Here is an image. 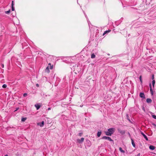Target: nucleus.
Masks as SVG:
<instances>
[{
    "label": "nucleus",
    "mask_w": 156,
    "mask_h": 156,
    "mask_svg": "<svg viewBox=\"0 0 156 156\" xmlns=\"http://www.w3.org/2000/svg\"><path fill=\"white\" fill-rule=\"evenodd\" d=\"M115 131V129L113 128H111L108 129V131L105 132V134L107 136H111Z\"/></svg>",
    "instance_id": "1"
},
{
    "label": "nucleus",
    "mask_w": 156,
    "mask_h": 156,
    "mask_svg": "<svg viewBox=\"0 0 156 156\" xmlns=\"http://www.w3.org/2000/svg\"><path fill=\"white\" fill-rule=\"evenodd\" d=\"M84 140V138H82L81 139H77L76 140V143H78L80 144H82L83 143Z\"/></svg>",
    "instance_id": "2"
},
{
    "label": "nucleus",
    "mask_w": 156,
    "mask_h": 156,
    "mask_svg": "<svg viewBox=\"0 0 156 156\" xmlns=\"http://www.w3.org/2000/svg\"><path fill=\"white\" fill-rule=\"evenodd\" d=\"M102 139H105V140H108L111 141H113V140L112 139H111V138L108 136H104L102 137Z\"/></svg>",
    "instance_id": "3"
},
{
    "label": "nucleus",
    "mask_w": 156,
    "mask_h": 156,
    "mask_svg": "<svg viewBox=\"0 0 156 156\" xmlns=\"http://www.w3.org/2000/svg\"><path fill=\"white\" fill-rule=\"evenodd\" d=\"M44 124V122L42 121L41 122H38L37 123V125L40 126L41 127H43Z\"/></svg>",
    "instance_id": "4"
},
{
    "label": "nucleus",
    "mask_w": 156,
    "mask_h": 156,
    "mask_svg": "<svg viewBox=\"0 0 156 156\" xmlns=\"http://www.w3.org/2000/svg\"><path fill=\"white\" fill-rule=\"evenodd\" d=\"M149 86H150V91L151 92V95H153V92L152 89V88L151 85V83L150 84Z\"/></svg>",
    "instance_id": "5"
},
{
    "label": "nucleus",
    "mask_w": 156,
    "mask_h": 156,
    "mask_svg": "<svg viewBox=\"0 0 156 156\" xmlns=\"http://www.w3.org/2000/svg\"><path fill=\"white\" fill-rule=\"evenodd\" d=\"M118 131L119 133L123 135L125 133V132L124 130H121L120 129H118Z\"/></svg>",
    "instance_id": "6"
},
{
    "label": "nucleus",
    "mask_w": 156,
    "mask_h": 156,
    "mask_svg": "<svg viewBox=\"0 0 156 156\" xmlns=\"http://www.w3.org/2000/svg\"><path fill=\"white\" fill-rule=\"evenodd\" d=\"M141 134L143 136L144 138L147 141L148 140V139L147 136L145 134H144L143 132H141Z\"/></svg>",
    "instance_id": "7"
},
{
    "label": "nucleus",
    "mask_w": 156,
    "mask_h": 156,
    "mask_svg": "<svg viewBox=\"0 0 156 156\" xmlns=\"http://www.w3.org/2000/svg\"><path fill=\"white\" fill-rule=\"evenodd\" d=\"M35 106L37 110L39 109L41 107V106L39 105V104H36L35 105Z\"/></svg>",
    "instance_id": "8"
},
{
    "label": "nucleus",
    "mask_w": 156,
    "mask_h": 156,
    "mask_svg": "<svg viewBox=\"0 0 156 156\" xmlns=\"http://www.w3.org/2000/svg\"><path fill=\"white\" fill-rule=\"evenodd\" d=\"M140 96L142 98H144L145 95L143 93L140 92Z\"/></svg>",
    "instance_id": "9"
},
{
    "label": "nucleus",
    "mask_w": 156,
    "mask_h": 156,
    "mask_svg": "<svg viewBox=\"0 0 156 156\" xmlns=\"http://www.w3.org/2000/svg\"><path fill=\"white\" fill-rule=\"evenodd\" d=\"M131 142H132V145L134 147H135V144L134 143V141L133 140L132 138H131Z\"/></svg>",
    "instance_id": "10"
},
{
    "label": "nucleus",
    "mask_w": 156,
    "mask_h": 156,
    "mask_svg": "<svg viewBox=\"0 0 156 156\" xmlns=\"http://www.w3.org/2000/svg\"><path fill=\"white\" fill-rule=\"evenodd\" d=\"M146 101L148 103H151L152 102V100L150 98H147L146 100Z\"/></svg>",
    "instance_id": "11"
},
{
    "label": "nucleus",
    "mask_w": 156,
    "mask_h": 156,
    "mask_svg": "<svg viewBox=\"0 0 156 156\" xmlns=\"http://www.w3.org/2000/svg\"><path fill=\"white\" fill-rule=\"evenodd\" d=\"M149 148L151 150H154L155 149V147L152 145H150L149 146Z\"/></svg>",
    "instance_id": "12"
},
{
    "label": "nucleus",
    "mask_w": 156,
    "mask_h": 156,
    "mask_svg": "<svg viewBox=\"0 0 156 156\" xmlns=\"http://www.w3.org/2000/svg\"><path fill=\"white\" fill-rule=\"evenodd\" d=\"M110 31V30H108L105 31L103 34V35H104L105 34L108 33Z\"/></svg>",
    "instance_id": "13"
},
{
    "label": "nucleus",
    "mask_w": 156,
    "mask_h": 156,
    "mask_svg": "<svg viewBox=\"0 0 156 156\" xmlns=\"http://www.w3.org/2000/svg\"><path fill=\"white\" fill-rule=\"evenodd\" d=\"M119 150L121 152V153H125V151H124L122 149V148L121 147H120L119 148Z\"/></svg>",
    "instance_id": "14"
},
{
    "label": "nucleus",
    "mask_w": 156,
    "mask_h": 156,
    "mask_svg": "<svg viewBox=\"0 0 156 156\" xmlns=\"http://www.w3.org/2000/svg\"><path fill=\"white\" fill-rule=\"evenodd\" d=\"M101 133V131H100V132H98V133H97V136L98 137H99L100 136Z\"/></svg>",
    "instance_id": "15"
},
{
    "label": "nucleus",
    "mask_w": 156,
    "mask_h": 156,
    "mask_svg": "<svg viewBox=\"0 0 156 156\" xmlns=\"http://www.w3.org/2000/svg\"><path fill=\"white\" fill-rule=\"evenodd\" d=\"M126 117H127V119L129 121V122L130 123H132L131 121L130 120V119H129V116L128 114L126 115Z\"/></svg>",
    "instance_id": "16"
},
{
    "label": "nucleus",
    "mask_w": 156,
    "mask_h": 156,
    "mask_svg": "<svg viewBox=\"0 0 156 156\" xmlns=\"http://www.w3.org/2000/svg\"><path fill=\"white\" fill-rule=\"evenodd\" d=\"M95 57V55L94 53H93L91 55V57L92 58H94Z\"/></svg>",
    "instance_id": "17"
},
{
    "label": "nucleus",
    "mask_w": 156,
    "mask_h": 156,
    "mask_svg": "<svg viewBox=\"0 0 156 156\" xmlns=\"http://www.w3.org/2000/svg\"><path fill=\"white\" fill-rule=\"evenodd\" d=\"M45 72H47L48 73L49 72V69L48 68V66L46 68V69L45 70Z\"/></svg>",
    "instance_id": "18"
},
{
    "label": "nucleus",
    "mask_w": 156,
    "mask_h": 156,
    "mask_svg": "<svg viewBox=\"0 0 156 156\" xmlns=\"http://www.w3.org/2000/svg\"><path fill=\"white\" fill-rule=\"evenodd\" d=\"M27 119V118L26 117H24V118H22L21 119V121L22 122H24Z\"/></svg>",
    "instance_id": "19"
},
{
    "label": "nucleus",
    "mask_w": 156,
    "mask_h": 156,
    "mask_svg": "<svg viewBox=\"0 0 156 156\" xmlns=\"http://www.w3.org/2000/svg\"><path fill=\"white\" fill-rule=\"evenodd\" d=\"M140 80V82L142 83V77L141 76H140L139 77Z\"/></svg>",
    "instance_id": "20"
},
{
    "label": "nucleus",
    "mask_w": 156,
    "mask_h": 156,
    "mask_svg": "<svg viewBox=\"0 0 156 156\" xmlns=\"http://www.w3.org/2000/svg\"><path fill=\"white\" fill-rule=\"evenodd\" d=\"M152 85L153 87H154L155 83V81L154 80H152Z\"/></svg>",
    "instance_id": "21"
},
{
    "label": "nucleus",
    "mask_w": 156,
    "mask_h": 156,
    "mask_svg": "<svg viewBox=\"0 0 156 156\" xmlns=\"http://www.w3.org/2000/svg\"><path fill=\"white\" fill-rule=\"evenodd\" d=\"M6 87H7V85L5 84H4L3 85L2 87L3 88H5Z\"/></svg>",
    "instance_id": "22"
},
{
    "label": "nucleus",
    "mask_w": 156,
    "mask_h": 156,
    "mask_svg": "<svg viewBox=\"0 0 156 156\" xmlns=\"http://www.w3.org/2000/svg\"><path fill=\"white\" fill-rule=\"evenodd\" d=\"M10 12V10H9V11H5V13L7 14H9Z\"/></svg>",
    "instance_id": "23"
},
{
    "label": "nucleus",
    "mask_w": 156,
    "mask_h": 156,
    "mask_svg": "<svg viewBox=\"0 0 156 156\" xmlns=\"http://www.w3.org/2000/svg\"><path fill=\"white\" fill-rule=\"evenodd\" d=\"M152 117L153 118H154L155 119H156V115H152Z\"/></svg>",
    "instance_id": "24"
},
{
    "label": "nucleus",
    "mask_w": 156,
    "mask_h": 156,
    "mask_svg": "<svg viewBox=\"0 0 156 156\" xmlns=\"http://www.w3.org/2000/svg\"><path fill=\"white\" fill-rule=\"evenodd\" d=\"M27 93H24L23 94V96L24 97H26L27 96Z\"/></svg>",
    "instance_id": "25"
},
{
    "label": "nucleus",
    "mask_w": 156,
    "mask_h": 156,
    "mask_svg": "<svg viewBox=\"0 0 156 156\" xmlns=\"http://www.w3.org/2000/svg\"><path fill=\"white\" fill-rule=\"evenodd\" d=\"M151 79H152L153 80H154V75H153L151 76Z\"/></svg>",
    "instance_id": "26"
},
{
    "label": "nucleus",
    "mask_w": 156,
    "mask_h": 156,
    "mask_svg": "<svg viewBox=\"0 0 156 156\" xmlns=\"http://www.w3.org/2000/svg\"><path fill=\"white\" fill-rule=\"evenodd\" d=\"M11 7H12V10L13 11H14V10H15V9H14V8L13 7V6H11Z\"/></svg>",
    "instance_id": "27"
},
{
    "label": "nucleus",
    "mask_w": 156,
    "mask_h": 156,
    "mask_svg": "<svg viewBox=\"0 0 156 156\" xmlns=\"http://www.w3.org/2000/svg\"><path fill=\"white\" fill-rule=\"evenodd\" d=\"M82 133H79L78 134V135L79 136H82Z\"/></svg>",
    "instance_id": "28"
},
{
    "label": "nucleus",
    "mask_w": 156,
    "mask_h": 156,
    "mask_svg": "<svg viewBox=\"0 0 156 156\" xmlns=\"http://www.w3.org/2000/svg\"><path fill=\"white\" fill-rule=\"evenodd\" d=\"M13 5H14V2H13V1H12V4H11V6H13Z\"/></svg>",
    "instance_id": "29"
},
{
    "label": "nucleus",
    "mask_w": 156,
    "mask_h": 156,
    "mask_svg": "<svg viewBox=\"0 0 156 156\" xmlns=\"http://www.w3.org/2000/svg\"><path fill=\"white\" fill-rule=\"evenodd\" d=\"M86 141L88 143L89 142L90 143V141L89 140H88L87 139L86 140Z\"/></svg>",
    "instance_id": "30"
},
{
    "label": "nucleus",
    "mask_w": 156,
    "mask_h": 156,
    "mask_svg": "<svg viewBox=\"0 0 156 156\" xmlns=\"http://www.w3.org/2000/svg\"><path fill=\"white\" fill-rule=\"evenodd\" d=\"M51 109V108L50 107H49V108H48V109H47V110H50Z\"/></svg>",
    "instance_id": "31"
},
{
    "label": "nucleus",
    "mask_w": 156,
    "mask_h": 156,
    "mask_svg": "<svg viewBox=\"0 0 156 156\" xmlns=\"http://www.w3.org/2000/svg\"><path fill=\"white\" fill-rule=\"evenodd\" d=\"M53 67L52 66H50V68L51 69H53Z\"/></svg>",
    "instance_id": "32"
},
{
    "label": "nucleus",
    "mask_w": 156,
    "mask_h": 156,
    "mask_svg": "<svg viewBox=\"0 0 156 156\" xmlns=\"http://www.w3.org/2000/svg\"><path fill=\"white\" fill-rule=\"evenodd\" d=\"M19 109V108H16V110L15 111H17V110H18Z\"/></svg>",
    "instance_id": "33"
},
{
    "label": "nucleus",
    "mask_w": 156,
    "mask_h": 156,
    "mask_svg": "<svg viewBox=\"0 0 156 156\" xmlns=\"http://www.w3.org/2000/svg\"><path fill=\"white\" fill-rule=\"evenodd\" d=\"M2 68H4V64H2Z\"/></svg>",
    "instance_id": "34"
},
{
    "label": "nucleus",
    "mask_w": 156,
    "mask_h": 156,
    "mask_svg": "<svg viewBox=\"0 0 156 156\" xmlns=\"http://www.w3.org/2000/svg\"><path fill=\"white\" fill-rule=\"evenodd\" d=\"M36 86L37 87H38L39 86V84L37 83L36 84Z\"/></svg>",
    "instance_id": "35"
},
{
    "label": "nucleus",
    "mask_w": 156,
    "mask_h": 156,
    "mask_svg": "<svg viewBox=\"0 0 156 156\" xmlns=\"http://www.w3.org/2000/svg\"><path fill=\"white\" fill-rule=\"evenodd\" d=\"M140 153H139L138 154H137V156H140Z\"/></svg>",
    "instance_id": "36"
},
{
    "label": "nucleus",
    "mask_w": 156,
    "mask_h": 156,
    "mask_svg": "<svg viewBox=\"0 0 156 156\" xmlns=\"http://www.w3.org/2000/svg\"><path fill=\"white\" fill-rule=\"evenodd\" d=\"M128 134H129V135L130 136V133H128Z\"/></svg>",
    "instance_id": "37"
},
{
    "label": "nucleus",
    "mask_w": 156,
    "mask_h": 156,
    "mask_svg": "<svg viewBox=\"0 0 156 156\" xmlns=\"http://www.w3.org/2000/svg\"><path fill=\"white\" fill-rule=\"evenodd\" d=\"M5 156H8V155L7 154H6Z\"/></svg>",
    "instance_id": "38"
},
{
    "label": "nucleus",
    "mask_w": 156,
    "mask_h": 156,
    "mask_svg": "<svg viewBox=\"0 0 156 156\" xmlns=\"http://www.w3.org/2000/svg\"><path fill=\"white\" fill-rule=\"evenodd\" d=\"M153 125H155V124H154Z\"/></svg>",
    "instance_id": "39"
}]
</instances>
